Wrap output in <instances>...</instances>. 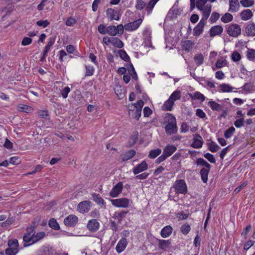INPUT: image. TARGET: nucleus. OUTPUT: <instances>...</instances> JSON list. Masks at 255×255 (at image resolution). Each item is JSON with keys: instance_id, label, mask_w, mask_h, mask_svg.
Instances as JSON below:
<instances>
[{"instance_id": "b1692460", "label": "nucleus", "mask_w": 255, "mask_h": 255, "mask_svg": "<svg viewBox=\"0 0 255 255\" xmlns=\"http://www.w3.org/2000/svg\"><path fill=\"white\" fill-rule=\"evenodd\" d=\"M173 229L171 226L168 225L164 227L161 231L160 235L162 238H165L171 235Z\"/></svg>"}, {"instance_id": "864d4df0", "label": "nucleus", "mask_w": 255, "mask_h": 255, "mask_svg": "<svg viewBox=\"0 0 255 255\" xmlns=\"http://www.w3.org/2000/svg\"><path fill=\"white\" fill-rule=\"evenodd\" d=\"M240 3L243 6L248 7L253 6L255 3V1L254 0H241Z\"/></svg>"}, {"instance_id": "2f4dec72", "label": "nucleus", "mask_w": 255, "mask_h": 255, "mask_svg": "<svg viewBox=\"0 0 255 255\" xmlns=\"http://www.w3.org/2000/svg\"><path fill=\"white\" fill-rule=\"evenodd\" d=\"M196 164L198 166H204V168H211V165L205 160L202 158H199L196 160Z\"/></svg>"}, {"instance_id": "e2e57ef3", "label": "nucleus", "mask_w": 255, "mask_h": 255, "mask_svg": "<svg viewBox=\"0 0 255 255\" xmlns=\"http://www.w3.org/2000/svg\"><path fill=\"white\" fill-rule=\"evenodd\" d=\"M227 61L225 59H219L216 63V67L217 68H221L222 67L227 65Z\"/></svg>"}, {"instance_id": "bb28decb", "label": "nucleus", "mask_w": 255, "mask_h": 255, "mask_svg": "<svg viewBox=\"0 0 255 255\" xmlns=\"http://www.w3.org/2000/svg\"><path fill=\"white\" fill-rule=\"evenodd\" d=\"M245 32L248 36H255V24H248L246 27Z\"/></svg>"}, {"instance_id": "f704fd0d", "label": "nucleus", "mask_w": 255, "mask_h": 255, "mask_svg": "<svg viewBox=\"0 0 255 255\" xmlns=\"http://www.w3.org/2000/svg\"><path fill=\"white\" fill-rule=\"evenodd\" d=\"M174 104V102L172 100L168 99V100L165 101L163 104V108L164 110L166 111H171Z\"/></svg>"}, {"instance_id": "7ed1b4c3", "label": "nucleus", "mask_w": 255, "mask_h": 255, "mask_svg": "<svg viewBox=\"0 0 255 255\" xmlns=\"http://www.w3.org/2000/svg\"><path fill=\"white\" fill-rule=\"evenodd\" d=\"M227 32L230 36L237 37L241 34V28L238 24H231L228 26Z\"/></svg>"}, {"instance_id": "37998d69", "label": "nucleus", "mask_w": 255, "mask_h": 255, "mask_svg": "<svg viewBox=\"0 0 255 255\" xmlns=\"http://www.w3.org/2000/svg\"><path fill=\"white\" fill-rule=\"evenodd\" d=\"M233 19V15L231 13L228 12L223 15L221 18V21L225 23L232 21Z\"/></svg>"}, {"instance_id": "a19ab883", "label": "nucleus", "mask_w": 255, "mask_h": 255, "mask_svg": "<svg viewBox=\"0 0 255 255\" xmlns=\"http://www.w3.org/2000/svg\"><path fill=\"white\" fill-rule=\"evenodd\" d=\"M118 54L122 59L126 62H130V58L124 50H119Z\"/></svg>"}, {"instance_id": "7c9ffc66", "label": "nucleus", "mask_w": 255, "mask_h": 255, "mask_svg": "<svg viewBox=\"0 0 255 255\" xmlns=\"http://www.w3.org/2000/svg\"><path fill=\"white\" fill-rule=\"evenodd\" d=\"M189 95L192 99L198 100L201 102H203L205 99V97L199 92H196L193 94H190Z\"/></svg>"}, {"instance_id": "052dcab7", "label": "nucleus", "mask_w": 255, "mask_h": 255, "mask_svg": "<svg viewBox=\"0 0 255 255\" xmlns=\"http://www.w3.org/2000/svg\"><path fill=\"white\" fill-rule=\"evenodd\" d=\"M9 163L14 165H18L21 163V160L17 156L11 157L9 158Z\"/></svg>"}, {"instance_id": "8fccbe9b", "label": "nucleus", "mask_w": 255, "mask_h": 255, "mask_svg": "<svg viewBox=\"0 0 255 255\" xmlns=\"http://www.w3.org/2000/svg\"><path fill=\"white\" fill-rule=\"evenodd\" d=\"M235 128L234 127H231L224 132V136L226 138H230L235 131Z\"/></svg>"}, {"instance_id": "338daca9", "label": "nucleus", "mask_w": 255, "mask_h": 255, "mask_svg": "<svg viewBox=\"0 0 255 255\" xmlns=\"http://www.w3.org/2000/svg\"><path fill=\"white\" fill-rule=\"evenodd\" d=\"M232 59L235 62L239 61L241 59V54L237 51H234L232 54Z\"/></svg>"}, {"instance_id": "79ce46f5", "label": "nucleus", "mask_w": 255, "mask_h": 255, "mask_svg": "<svg viewBox=\"0 0 255 255\" xmlns=\"http://www.w3.org/2000/svg\"><path fill=\"white\" fill-rule=\"evenodd\" d=\"M247 57L248 60L251 61H255V50L249 49L247 52Z\"/></svg>"}, {"instance_id": "de8ad7c7", "label": "nucleus", "mask_w": 255, "mask_h": 255, "mask_svg": "<svg viewBox=\"0 0 255 255\" xmlns=\"http://www.w3.org/2000/svg\"><path fill=\"white\" fill-rule=\"evenodd\" d=\"M220 148V146L214 141H211L209 144L208 149L212 152H215Z\"/></svg>"}, {"instance_id": "c756f323", "label": "nucleus", "mask_w": 255, "mask_h": 255, "mask_svg": "<svg viewBox=\"0 0 255 255\" xmlns=\"http://www.w3.org/2000/svg\"><path fill=\"white\" fill-rule=\"evenodd\" d=\"M208 105L213 111H220L222 110L223 106L217 102L211 101L208 103Z\"/></svg>"}, {"instance_id": "49530a36", "label": "nucleus", "mask_w": 255, "mask_h": 255, "mask_svg": "<svg viewBox=\"0 0 255 255\" xmlns=\"http://www.w3.org/2000/svg\"><path fill=\"white\" fill-rule=\"evenodd\" d=\"M116 27L114 25H110L107 27L106 34H108L111 36H116L117 34Z\"/></svg>"}, {"instance_id": "ea45409f", "label": "nucleus", "mask_w": 255, "mask_h": 255, "mask_svg": "<svg viewBox=\"0 0 255 255\" xmlns=\"http://www.w3.org/2000/svg\"><path fill=\"white\" fill-rule=\"evenodd\" d=\"M159 0H150L145 7V10L147 13H149L152 10L156 3Z\"/></svg>"}, {"instance_id": "0e129e2a", "label": "nucleus", "mask_w": 255, "mask_h": 255, "mask_svg": "<svg viewBox=\"0 0 255 255\" xmlns=\"http://www.w3.org/2000/svg\"><path fill=\"white\" fill-rule=\"evenodd\" d=\"M145 6V3L142 0H136L135 8L138 10H141Z\"/></svg>"}, {"instance_id": "f3484780", "label": "nucleus", "mask_w": 255, "mask_h": 255, "mask_svg": "<svg viewBox=\"0 0 255 255\" xmlns=\"http://www.w3.org/2000/svg\"><path fill=\"white\" fill-rule=\"evenodd\" d=\"M135 151L133 149H131L126 152L125 154H121L120 157L122 161L124 162L132 158L135 156Z\"/></svg>"}, {"instance_id": "423d86ee", "label": "nucleus", "mask_w": 255, "mask_h": 255, "mask_svg": "<svg viewBox=\"0 0 255 255\" xmlns=\"http://www.w3.org/2000/svg\"><path fill=\"white\" fill-rule=\"evenodd\" d=\"M123 185L122 182H119L115 186H114L111 191L110 192L109 195L111 197H117L123 190Z\"/></svg>"}, {"instance_id": "0eeeda50", "label": "nucleus", "mask_w": 255, "mask_h": 255, "mask_svg": "<svg viewBox=\"0 0 255 255\" xmlns=\"http://www.w3.org/2000/svg\"><path fill=\"white\" fill-rule=\"evenodd\" d=\"M91 203L89 201L81 202L77 206L78 211L81 213H87L90 210Z\"/></svg>"}, {"instance_id": "ddd939ff", "label": "nucleus", "mask_w": 255, "mask_h": 255, "mask_svg": "<svg viewBox=\"0 0 255 255\" xmlns=\"http://www.w3.org/2000/svg\"><path fill=\"white\" fill-rule=\"evenodd\" d=\"M177 150L174 145H167L163 149V154L167 158L170 156Z\"/></svg>"}, {"instance_id": "dca6fc26", "label": "nucleus", "mask_w": 255, "mask_h": 255, "mask_svg": "<svg viewBox=\"0 0 255 255\" xmlns=\"http://www.w3.org/2000/svg\"><path fill=\"white\" fill-rule=\"evenodd\" d=\"M128 244L127 240L126 238H122L118 242L116 246V251L118 253H121L124 251Z\"/></svg>"}, {"instance_id": "e433bc0d", "label": "nucleus", "mask_w": 255, "mask_h": 255, "mask_svg": "<svg viewBox=\"0 0 255 255\" xmlns=\"http://www.w3.org/2000/svg\"><path fill=\"white\" fill-rule=\"evenodd\" d=\"M112 44L119 48H121L124 46V43L119 38L115 37L112 39Z\"/></svg>"}, {"instance_id": "f8f14e48", "label": "nucleus", "mask_w": 255, "mask_h": 255, "mask_svg": "<svg viewBox=\"0 0 255 255\" xmlns=\"http://www.w3.org/2000/svg\"><path fill=\"white\" fill-rule=\"evenodd\" d=\"M99 227L100 224L96 219L90 220L87 225L88 229L93 232L97 231L99 229Z\"/></svg>"}, {"instance_id": "4c0bfd02", "label": "nucleus", "mask_w": 255, "mask_h": 255, "mask_svg": "<svg viewBox=\"0 0 255 255\" xmlns=\"http://www.w3.org/2000/svg\"><path fill=\"white\" fill-rule=\"evenodd\" d=\"M92 197L93 200L98 204L101 205L105 204L103 199L100 197L99 194L94 193L92 194Z\"/></svg>"}, {"instance_id": "c85d7f7f", "label": "nucleus", "mask_w": 255, "mask_h": 255, "mask_svg": "<svg viewBox=\"0 0 255 255\" xmlns=\"http://www.w3.org/2000/svg\"><path fill=\"white\" fill-rule=\"evenodd\" d=\"M164 123L167 124H176V120L175 117L169 113H167L164 118Z\"/></svg>"}, {"instance_id": "5701e85b", "label": "nucleus", "mask_w": 255, "mask_h": 255, "mask_svg": "<svg viewBox=\"0 0 255 255\" xmlns=\"http://www.w3.org/2000/svg\"><path fill=\"white\" fill-rule=\"evenodd\" d=\"M106 13L111 20L115 19L116 20H118L120 19L117 11H115L111 8H108L106 10Z\"/></svg>"}, {"instance_id": "20e7f679", "label": "nucleus", "mask_w": 255, "mask_h": 255, "mask_svg": "<svg viewBox=\"0 0 255 255\" xmlns=\"http://www.w3.org/2000/svg\"><path fill=\"white\" fill-rule=\"evenodd\" d=\"M175 192L177 194H185L187 192V188L186 184L184 180H177L175 182L174 185Z\"/></svg>"}, {"instance_id": "9d476101", "label": "nucleus", "mask_w": 255, "mask_h": 255, "mask_svg": "<svg viewBox=\"0 0 255 255\" xmlns=\"http://www.w3.org/2000/svg\"><path fill=\"white\" fill-rule=\"evenodd\" d=\"M148 168V165L145 161L143 160L140 164H137L132 168V172L134 175H136Z\"/></svg>"}, {"instance_id": "09e8293b", "label": "nucleus", "mask_w": 255, "mask_h": 255, "mask_svg": "<svg viewBox=\"0 0 255 255\" xmlns=\"http://www.w3.org/2000/svg\"><path fill=\"white\" fill-rule=\"evenodd\" d=\"M219 88L223 92H231L233 89L232 87H231L229 84H220Z\"/></svg>"}, {"instance_id": "9b49d317", "label": "nucleus", "mask_w": 255, "mask_h": 255, "mask_svg": "<svg viewBox=\"0 0 255 255\" xmlns=\"http://www.w3.org/2000/svg\"><path fill=\"white\" fill-rule=\"evenodd\" d=\"M223 31V28L222 26L217 25L211 27L209 33L210 37H213L216 35H221Z\"/></svg>"}, {"instance_id": "cd10ccee", "label": "nucleus", "mask_w": 255, "mask_h": 255, "mask_svg": "<svg viewBox=\"0 0 255 255\" xmlns=\"http://www.w3.org/2000/svg\"><path fill=\"white\" fill-rule=\"evenodd\" d=\"M210 170V168H203L201 169L200 171V174L201 177V179L202 181L206 183L208 181V174L209 173Z\"/></svg>"}, {"instance_id": "f257e3e1", "label": "nucleus", "mask_w": 255, "mask_h": 255, "mask_svg": "<svg viewBox=\"0 0 255 255\" xmlns=\"http://www.w3.org/2000/svg\"><path fill=\"white\" fill-rule=\"evenodd\" d=\"M144 105L142 100H138L136 103L128 105V115L132 119L138 121L141 113V110Z\"/></svg>"}, {"instance_id": "3c124183", "label": "nucleus", "mask_w": 255, "mask_h": 255, "mask_svg": "<svg viewBox=\"0 0 255 255\" xmlns=\"http://www.w3.org/2000/svg\"><path fill=\"white\" fill-rule=\"evenodd\" d=\"M181 95L180 91H175L169 97V99L172 100L174 102L175 101L180 99Z\"/></svg>"}, {"instance_id": "f03ea898", "label": "nucleus", "mask_w": 255, "mask_h": 255, "mask_svg": "<svg viewBox=\"0 0 255 255\" xmlns=\"http://www.w3.org/2000/svg\"><path fill=\"white\" fill-rule=\"evenodd\" d=\"M35 234V231L34 229H32L31 227L28 226L26 228V232L24 234L23 236V247H27L29 246V244L31 241H33L32 240V237L34 236V235Z\"/></svg>"}, {"instance_id": "680f3d73", "label": "nucleus", "mask_w": 255, "mask_h": 255, "mask_svg": "<svg viewBox=\"0 0 255 255\" xmlns=\"http://www.w3.org/2000/svg\"><path fill=\"white\" fill-rule=\"evenodd\" d=\"M208 0H197L196 1V7L198 9L202 10L204 7V5L207 3Z\"/></svg>"}, {"instance_id": "a211bd4d", "label": "nucleus", "mask_w": 255, "mask_h": 255, "mask_svg": "<svg viewBox=\"0 0 255 255\" xmlns=\"http://www.w3.org/2000/svg\"><path fill=\"white\" fill-rule=\"evenodd\" d=\"M212 5L207 4L201 10L203 11V17L200 20H203L206 23V20L209 17L211 12Z\"/></svg>"}, {"instance_id": "a18cd8bd", "label": "nucleus", "mask_w": 255, "mask_h": 255, "mask_svg": "<svg viewBox=\"0 0 255 255\" xmlns=\"http://www.w3.org/2000/svg\"><path fill=\"white\" fill-rule=\"evenodd\" d=\"M194 43L191 40H185L182 44V47L185 51H189L192 48Z\"/></svg>"}, {"instance_id": "5fc2aeb1", "label": "nucleus", "mask_w": 255, "mask_h": 255, "mask_svg": "<svg viewBox=\"0 0 255 255\" xmlns=\"http://www.w3.org/2000/svg\"><path fill=\"white\" fill-rule=\"evenodd\" d=\"M85 76H91L94 74L95 69L93 66L90 65H85Z\"/></svg>"}, {"instance_id": "39448f33", "label": "nucleus", "mask_w": 255, "mask_h": 255, "mask_svg": "<svg viewBox=\"0 0 255 255\" xmlns=\"http://www.w3.org/2000/svg\"><path fill=\"white\" fill-rule=\"evenodd\" d=\"M112 205L119 208H127L129 205V200L126 198H122L110 200Z\"/></svg>"}, {"instance_id": "6e6552de", "label": "nucleus", "mask_w": 255, "mask_h": 255, "mask_svg": "<svg viewBox=\"0 0 255 255\" xmlns=\"http://www.w3.org/2000/svg\"><path fill=\"white\" fill-rule=\"evenodd\" d=\"M78 217L74 215H70L64 220V223L66 226L74 227L78 223Z\"/></svg>"}, {"instance_id": "58836bf2", "label": "nucleus", "mask_w": 255, "mask_h": 255, "mask_svg": "<svg viewBox=\"0 0 255 255\" xmlns=\"http://www.w3.org/2000/svg\"><path fill=\"white\" fill-rule=\"evenodd\" d=\"M128 213V211H122L119 212H115L114 218L117 219L119 222H120L122 219L125 217L126 214Z\"/></svg>"}, {"instance_id": "6e6d98bb", "label": "nucleus", "mask_w": 255, "mask_h": 255, "mask_svg": "<svg viewBox=\"0 0 255 255\" xmlns=\"http://www.w3.org/2000/svg\"><path fill=\"white\" fill-rule=\"evenodd\" d=\"M181 232L183 235H187L190 231L191 228L188 224H184L181 227Z\"/></svg>"}, {"instance_id": "774afa93", "label": "nucleus", "mask_w": 255, "mask_h": 255, "mask_svg": "<svg viewBox=\"0 0 255 255\" xmlns=\"http://www.w3.org/2000/svg\"><path fill=\"white\" fill-rule=\"evenodd\" d=\"M50 24V22L47 20H40L36 22V24L39 26H42L43 28H45L48 26Z\"/></svg>"}, {"instance_id": "6ab92c4d", "label": "nucleus", "mask_w": 255, "mask_h": 255, "mask_svg": "<svg viewBox=\"0 0 255 255\" xmlns=\"http://www.w3.org/2000/svg\"><path fill=\"white\" fill-rule=\"evenodd\" d=\"M196 137L194 138V141L192 143L191 146L195 148H199L202 146L203 141L202 137L198 134H196Z\"/></svg>"}, {"instance_id": "72a5a7b5", "label": "nucleus", "mask_w": 255, "mask_h": 255, "mask_svg": "<svg viewBox=\"0 0 255 255\" xmlns=\"http://www.w3.org/2000/svg\"><path fill=\"white\" fill-rule=\"evenodd\" d=\"M48 225L52 229L55 230H59L60 229L59 225L57 223L56 220L54 218H52L49 220Z\"/></svg>"}, {"instance_id": "bf43d9fd", "label": "nucleus", "mask_w": 255, "mask_h": 255, "mask_svg": "<svg viewBox=\"0 0 255 255\" xmlns=\"http://www.w3.org/2000/svg\"><path fill=\"white\" fill-rule=\"evenodd\" d=\"M138 138V132L135 131L129 139L130 146L133 145L136 142Z\"/></svg>"}, {"instance_id": "603ef678", "label": "nucleus", "mask_w": 255, "mask_h": 255, "mask_svg": "<svg viewBox=\"0 0 255 255\" xmlns=\"http://www.w3.org/2000/svg\"><path fill=\"white\" fill-rule=\"evenodd\" d=\"M194 61L197 65L199 66L201 65L204 61L203 55L201 53L197 54L194 57Z\"/></svg>"}, {"instance_id": "4468645a", "label": "nucleus", "mask_w": 255, "mask_h": 255, "mask_svg": "<svg viewBox=\"0 0 255 255\" xmlns=\"http://www.w3.org/2000/svg\"><path fill=\"white\" fill-rule=\"evenodd\" d=\"M158 242V248L164 251H167L170 248L171 245V242L170 240H164L157 239Z\"/></svg>"}, {"instance_id": "13d9d810", "label": "nucleus", "mask_w": 255, "mask_h": 255, "mask_svg": "<svg viewBox=\"0 0 255 255\" xmlns=\"http://www.w3.org/2000/svg\"><path fill=\"white\" fill-rule=\"evenodd\" d=\"M220 14L216 12H213L210 18V21L211 23L216 22L219 18Z\"/></svg>"}, {"instance_id": "a878e982", "label": "nucleus", "mask_w": 255, "mask_h": 255, "mask_svg": "<svg viewBox=\"0 0 255 255\" xmlns=\"http://www.w3.org/2000/svg\"><path fill=\"white\" fill-rule=\"evenodd\" d=\"M46 236V233L44 232H38L37 234H35L34 236L32 237V240L29 244V246L34 244V243L38 242L42 239H43Z\"/></svg>"}, {"instance_id": "4d7b16f0", "label": "nucleus", "mask_w": 255, "mask_h": 255, "mask_svg": "<svg viewBox=\"0 0 255 255\" xmlns=\"http://www.w3.org/2000/svg\"><path fill=\"white\" fill-rule=\"evenodd\" d=\"M242 89L247 92H250L253 90L254 85L251 83H246L242 87Z\"/></svg>"}, {"instance_id": "4be33fe9", "label": "nucleus", "mask_w": 255, "mask_h": 255, "mask_svg": "<svg viewBox=\"0 0 255 255\" xmlns=\"http://www.w3.org/2000/svg\"><path fill=\"white\" fill-rule=\"evenodd\" d=\"M229 11L232 12H234L239 10L240 5L238 0H229Z\"/></svg>"}, {"instance_id": "473e14b6", "label": "nucleus", "mask_w": 255, "mask_h": 255, "mask_svg": "<svg viewBox=\"0 0 255 255\" xmlns=\"http://www.w3.org/2000/svg\"><path fill=\"white\" fill-rule=\"evenodd\" d=\"M161 153V149L160 148H156L155 149L151 150L148 154V157L151 159H154L160 155Z\"/></svg>"}, {"instance_id": "393cba45", "label": "nucleus", "mask_w": 255, "mask_h": 255, "mask_svg": "<svg viewBox=\"0 0 255 255\" xmlns=\"http://www.w3.org/2000/svg\"><path fill=\"white\" fill-rule=\"evenodd\" d=\"M253 12L251 10L247 9L243 10L240 13V16L242 20H248L253 16Z\"/></svg>"}, {"instance_id": "c9c22d12", "label": "nucleus", "mask_w": 255, "mask_h": 255, "mask_svg": "<svg viewBox=\"0 0 255 255\" xmlns=\"http://www.w3.org/2000/svg\"><path fill=\"white\" fill-rule=\"evenodd\" d=\"M8 248H9L10 249H12L13 250L14 249L16 251H18V248L19 245H18V241L16 239L9 240L8 241Z\"/></svg>"}, {"instance_id": "aec40b11", "label": "nucleus", "mask_w": 255, "mask_h": 255, "mask_svg": "<svg viewBox=\"0 0 255 255\" xmlns=\"http://www.w3.org/2000/svg\"><path fill=\"white\" fill-rule=\"evenodd\" d=\"M177 129L176 124H167L165 127V132L167 134L176 133L177 132Z\"/></svg>"}, {"instance_id": "2eb2a0df", "label": "nucleus", "mask_w": 255, "mask_h": 255, "mask_svg": "<svg viewBox=\"0 0 255 255\" xmlns=\"http://www.w3.org/2000/svg\"><path fill=\"white\" fill-rule=\"evenodd\" d=\"M205 24V22L203 20H200L193 29V35L199 36L202 33Z\"/></svg>"}, {"instance_id": "c03bdc74", "label": "nucleus", "mask_w": 255, "mask_h": 255, "mask_svg": "<svg viewBox=\"0 0 255 255\" xmlns=\"http://www.w3.org/2000/svg\"><path fill=\"white\" fill-rule=\"evenodd\" d=\"M31 109V107L24 104H19L17 106V110L21 112H28Z\"/></svg>"}, {"instance_id": "1a4fd4ad", "label": "nucleus", "mask_w": 255, "mask_h": 255, "mask_svg": "<svg viewBox=\"0 0 255 255\" xmlns=\"http://www.w3.org/2000/svg\"><path fill=\"white\" fill-rule=\"evenodd\" d=\"M142 19L139 18L132 22L125 25V29L127 31H132L136 29L142 22Z\"/></svg>"}, {"instance_id": "412c9836", "label": "nucleus", "mask_w": 255, "mask_h": 255, "mask_svg": "<svg viewBox=\"0 0 255 255\" xmlns=\"http://www.w3.org/2000/svg\"><path fill=\"white\" fill-rule=\"evenodd\" d=\"M54 250L49 247H43L38 252V255H54Z\"/></svg>"}, {"instance_id": "69168bd1", "label": "nucleus", "mask_w": 255, "mask_h": 255, "mask_svg": "<svg viewBox=\"0 0 255 255\" xmlns=\"http://www.w3.org/2000/svg\"><path fill=\"white\" fill-rule=\"evenodd\" d=\"M204 156L208 159V160L212 163H216V159L214 157V155L210 153H206L204 154Z\"/></svg>"}]
</instances>
